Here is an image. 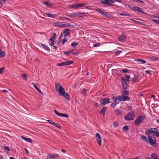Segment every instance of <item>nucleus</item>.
Wrapping results in <instances>:
<instances>
[{"label": "nucleus", "mask_w": 159, "mask_h": 159, "mask_svg": "<svg viewBox=\"0 0 159 159\" xmlns=\"http://www.w3.org/2000/svg\"><path fill=\"white\" fill-rule=\"evenodd\" d=\"M96 141L98 144L101 146V138L100 134L98 133H96Z\"/></svg>", "instance_id": "9"}, {"label": "nucleus", "mask_w": 159, "mask_h": 159, "mask_svg": "<svg viewBox=\"0 0 159 159\" xmlns=\"http://www.w3.org/2000/svg\"><path fill=\"white\" fill-rule=\"evenodd\" d=\"M159 130L156 128H151L147 129L145 134L147 136H155L159 137Z\"/></svg>", "instance_id": "1"}, {"label": "nucleus", "mask_w": 159, "mask_h": 159, "mask_svg": "<svg viewBox=\"0 0 159 159\" xmlns=\"http://www.w3.org/2000/svg\"><path fill=\"white\" fill-rule=\"evenodd\" d=\"M96 11H98V12H99L101 14V13L102 11V10L101 9H100L99 8H97L96 10Z\"/></svg>", "instance_id": "51"}, {"label": "nucleus", "mask_w": 159, "mask_h": 159, "mask_svg": "<svg viewBox=\"0 0 159 159\" xmlns=\"http://www.w3.org/2000/svg\"><path fill=\"white\" fill-rule=\"evenodd\" d=\"M117 104L114 102H113L111 104V106L113 107H114Z\"/></svg>", "instance_id": "59"}, {"label": "nucleus", "mask_w": 159, "mask_h": 159, "mask_svg": "<svg viewBox=\"0 0 159 159\" xmlns=\"http://www.w3.org/2000/svg\"><path fill=\"white\" fill-rule=\"evenodd\" d=\"M141 139L144 141H145L147 143H148V141L147 138L144 135L141 136Z\"/></svg>", "instance_id": "26"}, {"label": "nucleus", "mask_w": 159, "mask_h": 159, "mask_svg": "<svg viewBox=\"0 0 159 159\" xmlns=\"http://www.w3.org/2000/svg\"><path fill=\"white\" fill-rule=\"evenodd\" d=\"M61 86L60 85V84L59 83H55V88H56V90H57V89H58L57 87L58 86Z\"/></svg>", "instance_id": "38"}, {"label": "nucleus", "mask_w": 159, "mask_h": 159, "mask_svg": "<svg viewBox=\"0 0 159 159\" xmlns=\"http://www.w3.org/2000/svg\"><path fill=\"white\" fill-rule=\"evenodd\" d=\"M44 4L48 6H51V5H50V4H49L48 3V2H45L43 3V4Z\"/></svg>", "instance_id": "57"}, {"label": "nucleus", "mask_w": 159, "mask_h": 159, "mask_svg": "<svg viewBox=\"0 0 159 159\" xmlns=\"http://www.w3.org/2000/svg\"><path fill=\"white\" fill-rule=\"evenodd\" d=\"M32 84L33 85L35 89L38 91L39 89L38 88V86L36 85L34 83H33Z\"/></svg>", "instance_id": "39"}, {"label": "nucleus", "mask_w": 159, "mask_h": 159, "mask_svg": "<svg viewBox=\"0 0 159 159\" xmlns=\"http://www.w3.org/2000/svg\"><path fill=\"white\" fill-rule=\"evenodd\" d=\"M118 125V123L116 122H115L113 123V126L115 127H116Z\"/></svg>", "instance_id": "43"}, {"label": "nucleus", "mask_w": 159, "mask_h": 159, "mask_svg": "<svg viewBox=\"0 0 159 159\" xmlns=\"http://www.w3.org/2000/svg\"><path fill=\"white\" fill-rule=\"evenodd\" d=\"M67 61L68 65H70V64H72L74 62V61Z\"/></svg>", "instance_id": "50"}, {"label": "nucleus", "mask_w": 159, "mask_h": 159, "mask_svg": "<svg viewBox=\"0 0 159 159\" xmlns=\"http://www.w3.org/2000/svg\"><path fill=\"white\" fill-rule=\"evenodd\" d=\"M5 55V53L4 51H0V57H4Z\"/></svg>", "instance_id": "32"}, {"label": "nucleus", "mask_w": 159, "mask_h": 159, "mask_svg": "<svg viewBox=\"0 0 159 159\" xmlns=\"http://www.w3.org/2000/svg\"><path fill=\"white\" fill-rule=\"evenodd\" d=\"M127 71H128V70H127L126 69H123L121 71V72H123V73H126V72H127Z\"/></svg>", "instance_id": "56"}, {"label": "nucleus", "mask_w": 159, "mask_h": 159, "mask_svg": "<svg viewBox=\"0 0 159 159\" xmlns=\"http://www.w3.org/2000/svg\"><path fill=\"white\" fill-rule=\"evenodd\" d=\"M54 44V41H52L50 44L51 46H53Z\"/></svg>", "instance_id": "64"}, {"label": "nucleus", "mask_w": 159, "mask_h": 159, "mask_svg": "<svg viewBox=\"0 0 159 159\" xmlns=\"http://www.w3.org/2000/svg\"><path fill=\"white\" fill-rule=\"evenodd\" d=\"M114 100V102L117 104L118 102H117V100L119 101L118 96L117 97L115 98Z\"/></svg>", "instance_id": "40"}, {"label": "nucleus", "mask_w": 159, "mask_h": 159, "mask_svg": "<svg viewBox=\"0 0 159 159\" xmlns=\"http://www.w3.org/2000/svg\"><path fill=\"white\" fill-rule=\"evenodd\" d=\"M125 77L127 79H125V78L124 77H122L121 79L122 81L123 82H125L126 84L127 83V81H129V80L130 78V76L129 75H126L125 76Z\"/></svg>", "instance_id": "18"}, {"label": "nucleus", "mask_w": 159, "mask_h": 159, "mask_svg": "<svg viewBox=\"0 0 159 159\" xmlns=\"http://www.w3.org/2000/svg\"><path fill=\"white\" fill-rule=\"evenodd\" d=\"M61 116L64 117H65L67 118L68 117V115L66 114H63L61 113Z\"/></svg>", "instance_id": "46"}, {"label": "nucleus", "mask_w": 159, "mask_h": 159, "mask_svg": "<svg viewBox=\"0 0 159 159\" xmlns=\"http://www.w3.org/2000/svg\"><path fill=\"white\" fill-rule=\"evenodd\" d=\"M6 1V0H1L0 1V4L2 5L3 3H5Z\"/></svg>", "instance_id": "48"}, {"label": "nucleus", "mask_w": 159, "mask_h": 159, "mask_svg": "<svg viewBox=\"0 0 159 159\" xmlns=\"http://www.w3.org/2000/svg\"><path fill=\"white\" fill-rule=\"evenodd\" d=\"M145 72L146 73L148 74H151L150 72L148 70H145Z\"/></svg>", "instance_id": "62"}, {"label": "nucleus", "mask_w": 159, "mask_h": 159, "mask_svg": "<svg viewBox=\"0 0 159 159\" xmlns=\"http://www.w3.org/2000/svg\"><path fill=\"white\" fill-rule=\"evenodd\" d=\"M67 40L66 39H64L63 40V41L62 42V43L63 44H64L65 42H66L67 41Z\"/></svg>", "instance_id": "60"}, {"label": "nucleus", "mask_w": 159, "mask_h": 159, "mask_svg": "<svg viewBox=\"0 0 159 159\" xmlns=\"http://www.w3.org/2000/svg\"><path fill=\"white\" fill-rule=\"evenodd\" d=\"M53 125L54 126L58 128L59 129H61V126L59 124L57 123H54Z\"/></svg>", "instance_id": "30"}, {"label": "nucleus", "mask_w": 159, "mask_h": 159, "mask_svg": "<svg viewBox=\"0 0 159 159\" xmlns=\"http://www.w3.org/2000/svg\"><path fill=\"white\" fill-rule=\"evenodd\" d=\"M135 117L134 113L131 112L127 114L124 116L125 119L126 120H133Z\"/></svg>", "instance_id": "4"}, {"label": "nucleus", "mask_w": 159, "mask_h": 159, "mask_svg": "<svg viewBox=\"0 0 159 159\" xmlns=\"http://www.w3.org/2000/svg\"><path fill=\"white\" fill-rule=\"evenodd\" d=\"M151 157L152 158L155 159V158H157V156L156 154L155 153H153L151 155Z\"/></svg>", "instance_id": "35"}, {"label": "nucleus", "mask_w": 159, "mask_h": 159, "mask_svg": "<svg viewBox=\"0 0 159 159\" xmlns=\"http://www.w3.org/2000/svg\"><path fill=\"white\" fill-rule=\"evenodd\" d=\"M93 46L94 47H97L98 46H100V44L98 43H96V44H94Z\"/></svg>", "instance_id": "55"}, {"label": "nucleus", "mask_w": 159, "mask_h": 159, "mask_svg": "<svg viewBox=\"0 0 159 159\" xmlns=\"http://www.w3.org/2000/svg\"><path fill=\"white\" fill-rule=\"evenodd\" d=\"M70 30L68 29H66L65 30L63 31V34L65 36L69 35L70 34V33L69 31H70Z\"/></svg>", "instance_id": "15"}, {"label": "nucleus", "mask_w": 159, "mask_h": 159, "mask_svg": "<svg viewBox=\"0 0 159 159\" xmlns=\"http://www.w3.org/2000/svg\"><path fill=\"white\" fill-rule=\"evenodd\" d=\"M129 92L127 90H125L122 92V95L123 96H127L128 95Z\"/></svg>", "instance_id": "27"}, {"label": "nucleus", "mask_w": 159, "mask_h": 159, "mask_svg": "<svg viewBox=\"0 0 159 159\" xmlns=\"http://www.w3.org/2000/svg\"><path fill=\"white\" fill-rule=\"evenodd\" d=\"M70 24H68L67 23H63L61 24V26L60 28H65L66 27V26L68 25L70 26Z\"/></svg>", "instance_id": "24"}, {"label": "nucleus", "mask_w": 159, "mask_h": 159, "mask_svg": "<svg viewBox=\"0 0 159 159\" xmlns=\"http://www.w3.org/2000/svg\"><path fill=\"white\" fill-rule=\"evenodd\" d=\"M4 148L5 150H7V151H9V150H10L9 148L8 147H7L6 146H4Z\"/></svg>", "instance_id": "54"}, {"label": "nucleus", "mask_w": 159, "mask_h": 159, "mask_svg": "<svg viewBox=\"0 0 159 159\" xmlns=\"http://www.w3.org/2000/svg\"><path fill=\"white\" fill-rule=\"evenodd\" d=\"M109 101L110 99L108 98L101 99L100 101V105L103 106V105H106V104L110 103Z\"/></svg>", "instance_id": "7"}, {"label": "nucleus", "mask_w": 159, "mask_h": 159, "mask_svg": "<svg viewBox=\"0 0 159 159\" xmlns=\"http://www.w3.org/2000/svg\"><path fill=\"white\" fill-rule=\"evenodd\" d=\"M131 8L133 10L137 11L142 13L143 12L142 8L138 7H133Z\"/></svg>", "instance_id": "11"}, {"label": "nucleus", "mask_w": 159, "mask_h": 159, "mask_svg": "<svg viewBox=\"0 0 159 159\" xmlns=\"http://www.w3.org/2000/svg\"><path fill=\"white\" fill-rule=\"evenodd\" d=\"M73 51H74V50L72 49L69 51L64 52V53L66 55H68L71 53Z\"/></svg>", "instance_id": "29"}, {"label": "nucleus", "mask_w": 159, "mask_h": 159, "mask_svg": "<svg viewBox=\"0 0 159 159\" xmlns=\"http://www.w3.org/2000/svg\"><path fill=\"white\" fill-rule=\"evenodd\" d=\"M21 138L22 139L28 142L31 143L33 142V141L30 138H28L25 137L23 136H21Z\"/></svg>", "instance_id": "17"}, {"label": "nucleus", "mask_w": 159, "mask_h": 159, "mask_svg": "<svg viewBox=\"0 0 159 159\" xmlns=\"http://www.w3.org/2000/svg\"><path fill=\"white\" fill-rule=\"evenodd\" d=\"M62 36H63V34H62L61 33V34L60 35V36L59 37V40H60V42H61L60 39H61Z\"/></svg>", "instance_id": "61"}, {"label": "nucleus", "mask_w": 159, "mask_h": 159, "mask_svg": "<svg viewBox=\"0 0 159 159\" xmlns=\"http://www.w3.org/2000/svg\"><path fill=\"white\" fill-rule=\"evenodd\" d=\"M107 110V107H104L100 111V113L102 114L103 116H105V113Z\"/></svg>", "instance_id": "20"}, {"label": "nucleus", "mask_w": 159, "mask_h": 159, "mask_svg": "<svg viewBox=\"0 0 159 159\" xmlns=\"http://www.w3.org/2000/svg\"><path fill=\"white\" fill-rule=\"evenodd\" d=\"M152 20L154 22L156 23L157 24H159V20H155L154 19H152Z\"/></svg>", "instance_id": "41"}, {"label": "nucleus", "mask_w": 159, "mask_h": 159, "mask_svg": "<svg viewBox=\"0 0 159 159\" xmlns=\"http://www.w3.org/2000/svg\"><path fill=\"white\" fill-rule=\"evenodd\" d=\"M86 5V4L85 3H78L77 4L73 5L71 6V7L72 8H74V7H83L85 6Z\"/></svg>", "instance_id": "13"}, {"label": "nucleus", "mask_w": 159, "mask_h": 159, "mask_svg": "<svg viewBox=\"0 0 159 159\" xmlns=\"http://www.w3.org/2000/svg\"><path fill=\"white\" fill-rule=\"evenodd\" d=\"M45 16H48L49 17L54 18L55 16H57V14H51L49 13H45L44 14Z\"/></svg>", "instance_id": "19"}, {"label": "nucleus", "mask_w": 159, "mask_h": 159, "mask_svg": "<svg viewBox=\"0 0 159 159\" xmlns=\"http://www.w3.org/2000/svg\"><path fill=\"white\" fill-rule=\"evenodd\" d=\"M144 115H141L139 116L135 120L134 124L136 125H139L145 118Z\"/></svg>", "instance_id": "2"}, {"label": "nucleus", "mask_w": 159, "mask_h": 159, "mask_svg": "<svg viewBox=\"0 0 159 159\" xmlns=\"http://www.w3.org/2000/svg\"><path fill=\"white\" fill-rule=\"evenodd\" d=\"M148 143L152 145H154L156 143V141L153 137L151 136H148Z\"/></svg>", "instance_id": "5"}, {"label": "nucleus", "mask_w": 159, "mask_h": 159, "mask_svg": "<svg viewBox=\"0 0 159 159\" xmlns=\"http://www.w3.org/2000/svg\"><path fill=\"white\" fill-rule=\"evenodd\" d=\"M135 1L137 2L144 3L141 0H136Z\"/></svg>", "instance_id": "58"}, {"label": "nucleus", "mask_w": 159, "mask_h": 159, "mask_svg": "<svg viewBox=\"0 0 159 159\" xmlns=\"http://www.w3.org/2000/svg\"><path fill=\"white\" fill-rule=\"evenodd\" d=\"M61 95L66 98L67 100H69L70 98L68 93H63Z\"/></svg>", "instance_id": "22"}, {"label": "nucleus", "mask_w": 159, "mask_h": 159, "mask_svg": "<svg viewBox=\"0 0 159 159\" xmlns=\"http://www.w3.org/2000/svg\"><path fill=\"white\" fill-rule=\"evenodd\" d=\"M119 101H129L130 100V98L126 96H118Z\"/></svg>", "instance_id": "6"}, {"label": "nucleus", "mask_w": 159, "mask_h": 159, "mask_svg": "<svg viewBox=\"0 0 159 159\" xmlns=\"http://www.w3.org/2000/svg\"><path fill=\"white\" fill-rule=\"evenodd\" d=\"M57 66H65V65L64 64V62H62L61 63L58 64H57Z\"/></svg>", "instance_id": "45"}, {"label": "nucleus", "mask_w": 159, "mask_h": 159, "mask_svg": "<svg viewBox=\"0 0 159 159\" xmlns=\"http://www.w3.org/2000/svg\"><path fill=\"white\" fill-rule=\"evenodd\" d=\"M41 46L45 49L47 50L49 52L50 51V48L47 46L43 44H41Z\"/></svg>", "instance_id": "25"}, {"label": "nucleus", "mask_w": 159, "mask_h": 159, "mask_svg": "<svg viewBox=\"0 0 159 159\" xmlns=\"http://www.w3.org/2000/svg\"><path fill=\"white\" fill-rule=\"evenodd\" d=\"M47 121L50 124L53 125L54 122L50 120H48Z\"/></svg>", "instance_id": "53"}, {"label": "nucleus", "mask_w": 159, "mask_h": 159, "mask_svg": "<svg viewBox=\"0 0 159 159\" xmlns=\"http://www.w3.org/2000/svg\"><path fill=\"white\" fill-rule=\"evenodd\" d=\"M56 37V34L55 33H53V35L49 39L50 41H54V39H55V37Z\"/></svg>", "instance_id": "28"}, {"label": "nucleus", "mask_w": 159, "mask_h": 159, "mask_svg": "<svg viewBox=\"0 0 159 159\" xmlns=\"http://www.w3.org/2000/svg\"><path fill=\"white\" fill-rule=\"evenodd\" d=\"M56 91H58V94L61 95L63 94V93H65L64 89L61 86H59Z\"/></svg>", "instance_id": "10"}, {"label": "nucleus", "mask_w": 159, "mask_h": 159, "mask_svg": "<svg viewBox=\"0 0 159 159\" xmlns=\"http://www.w3.org/2000/svg\"><path fill=\"white\" fill-rule=\"evenodd\" d=\"M123 129L124 131H127L129 129L127 126L125 125L123 128Z\"/></svg>", "instance_id": "36"}, {"label": "nucleus", "mask_w": 159, "mask_h": 159, "mask_svg": "<svg viewBox=\"0 0 159 159\" xmlns=\"http://www.w3.org/2000/svg\"><path fill=\"white\" fill-rule=\"evenodd\" d=\"M121 52V51L119 50H115L114 51V52L115 54H118L119 53H120Z\"/></svg>", "instance_id": "47"}, {"label": "nucleus", "mask_w": 159, "mask_h": 159, "mask_svg": "<svg viewBox=\"0 0 159 159\" xmlns=\"http://www.w3.org/2000/svg\"><path fill=\"white\" fill-rule=\"evenodd\" d=\"M78 43H77L74 42L71 43V45L73 47H76L78 45Z\"/></svg>", "instance_id": "37"}, {"label": "nucleus", "mask_w": 159, "mask_h": 159, "mask_svg": "<svg viewBox=\"0 0 159 159\" xmlns=\"http://www.w3.org/2000/svg\"><path fill=\"white\" fill-rule=\"evenodd\" d=\"M63 22H55L53 23V25L55 26H57L61 27V24H62Z\"/></svg>", "instance_id": "21"}, {"label": "nucleus", "mask_w": 159, "mask_h": 159, "mask_svg": "<svg viewBox=\"0 0 159 159\" xmlns=\"http://www.w3.org/2000/svg\"><path fill=\"white\" fill-rule=\"evenodd\" d=\"M136 61L141 62L143 64L145 63L146 62V61L145 60L142 59H136Z\"/></svg>", "instance_id": "33"}, {"label": "nucleus", "mask_w": 159, "mask_h": 159, "mask_svg": "<svg viewBox=\"0 0 159 159\" xmlns=\"http://www.w3.org/2000/svg\"><path fill=\"white\" fill-rule=\"evenodd\" d=\"M138 76H137L136 75H135L134 77L132 79V81H135L137 79V78H138Z\"/></svg>", "instance_id": "42"}, {"label": "nucleus", "mask_w": 159, "mask_h": 159, "mask_svg": "<svg viewBox=\"0 0 159 159\" xmlns=\"http://www.w3.org/2000/svg\"><path fill=\"white\" fill-rule=\"evenodd\" d=\"M101 14L105 17H110L111 16V15L108 12H106L104 10L102 11Z\"/></svg>", "instance_id": "16"}, {"label": "nucleus", "mask_w": 159, "mask_h": 159, "mask_svg": "<svg viewBox=\"0 0 159 159\" xmlns=\"http://www.w3.org/2000/svg\"><path fill=\"white\" fill-rule=\"evenodd\" d=\"M82 93L84 95L86 96L87 94V90L85 89H83L82 91Z\"/></svg>", "instance_id": "34"}, {"label": "nucleus", "mask_w": 159, "mask_h": 159, "mask_svg": "<svg viewBox=\"0 0 159 159\" xmlns=\"http://www.w3.org/2000/svg\"><path fill=\"white\" fill-rule=\"evenodd\" d=\"M55 113L56 114H57V115L60 116H61V113H60L59 112H58L57 111H56V110H55L54 111Z\"/></svg>", "instance_id": "44"}, {"label": "nucleus", "mask_w": 159, "mask_h": 159, "mask_svg": "<svg viewBox=\"0 0 159 159\" xmlns=\"http://www.w3.org/2000/svg\"><path fill=\"white\" fill-rule=\"evenodd\" d=\"M101 2L105 5L112 6L113 5L111 4L114 3V1L112 0H105L102 1Z\"/></svg>", "instance_id": "8"}, {"label": "nucleus", "mask_w": 159, "mask_h": 159, "mask_svg": "<svg viewBox=\"0 0 159 159\" xmlns=\"http://www.w3.org/2000/svg\"><path fill=\"white\" fill-rule=\"evenodd\" d=\"M4 70V67H2L0 68V74H2L3 73Z\"/></svg>", "instance_id": "49"}, {"label": "nucleus", "mask_w": 159, "mask_h": 159, "mask_svg": "<svg viewBox=\"0 0 159 159\" xmlns=\"http://www.w3.org/2000/svg\"><path fill=\"white\" fill-rule=\"evenodd\" d=\"M100 105V104H98V103L95 102V107H97L98 106V105Z\"/></svg>", "instance_id": "63"}, {"label": "nucleus", "mask_w": 159, "mask_h": 159, "mask_svg": "<svg viewBox=\"0 0 159 159\" xmlns=\"http://www.w3.org/2000/svg\"><path fill=\"white\" fill-rule=\"evenodd\" d=\"M126 36L124 34H122L119 38V40L120 41L124 42L126 39Z\"/></svg>", "instance_id": "14"}, {"label": "nucleus", "mask_w": 159, "mask_h": 159, "mask_svg": "<svg viewBox=\"0 0 159 159\" xmlns=\"http://www.w3.org/2000/svg\"><path fill=\"white\" fill-rule=\"evenodd\" d=\"M59 156V154H49L47 156V159H54Z\"/></svg>", "instance_id": "12"}, {"label": "nucleus", "mask_w": 159, "mask_h": 159, "mask_svg": "<svg viewBox=\"0 0 159 159\" xmlns=\"http://www.w3.org/2000/svg\"><path fill=\"white\" fill-rule=\"evenodd\" d=\"M21 76L23 77V79L25 80H27V77L26 75V74H22L21 75Z\"/></svg>", "instance_id": "31"}, {"label": "nucleus", "mask_w": 159, "mask_h": 159, "mask_svg": "<svg viewBox=\"0 0 159 159\" xmlns=\"http://www.w3.org/2000/svg\"><path fill=\"white\" fill-rule=\"evenodd\" d=\"M115 114L117 116H119L122 114V112L118 110H116L114 111Z\"/></svg>", "instance_id": "23"}, {"label": "nucleus", "mask_w": 159, "mask_h": 159, "mask_svg": "<svg viewBox=\"0 0 159 159\" xmlns=\"http://www.w3.org/2000/svg\"><path fill=\"white\" fill-rule=\"evenodd\" d=\"M120 15L121 16H129L130 15L129 14H126L125 13L123 12L122 13H121Z\"/></svg>", "instance_id": "52"}, {"label": "nucleus", "mask_w": 159, "mask_h": 159, "mask_svg": "<svg viewBox=\"0 0 159 159\" xmlns=\"http://www.w3.org/2000/svg\"><path fill=\"white\" fill-rule=\"evenodd\" d=\"M85 13H81L79 12H73L69 14L68 16L71 18L75 17H81L85 16Z\"/></svg>", "instance_id": "3"}]
</instances>
